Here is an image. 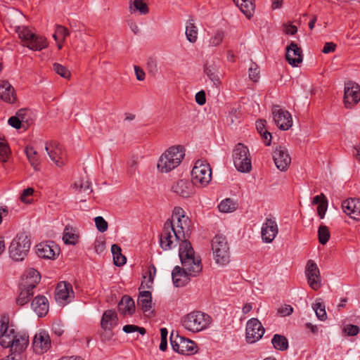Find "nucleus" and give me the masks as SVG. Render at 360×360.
I'll use <instances>...</instances> for the list:
<instances>
[{
	"mask_svg": "<svg viewBox=\"0 0 360 360\" xmlns=\"http://www.w3.org/2000/svg\"><path fill=\"white\" fill-rule=\"evenodd\" d=\"M78 236L72 228L65 227L63 231V240L67 245H75Z\"/></svg>",
	"mask_w": 360,
	"mask_h": 360,
	"instance_id": "c03bdc74",
	"label": "nucleus"
},
{
	"mask_svg": "<svg viewBox=\"0 0 360 360\" xmlns=\"http://www.w3.org/2000/svg\"><path fill=\"white\" fill-rule=\"evenodd\" d=\"M186 39L191 43H195L198 39V29L194 25L193 19H190L186 26L185 32Z\"/></svg>",
	"mask_w": 360,
	"mask_h": 360,
	"instance_id": "79ce46f5",
	"label": "nucleus"
},
{
	"mask_svg": "<svg viewBox=\"0 0 360 360\" xmlns=\"http://www.w3.org/2000/svg\"><path fill=\"white\" fill-rule=\"evenodd\" d=\"M18 34L22 41V45L30 50L39 51L47 47L46 38L33 33L28 27H19Z\"/></svg>",
	"mask_w": 360,
	"mask_h": 360,
	"instance_id": "423d86ee",
	"label": "nucleus"
},
{
	"mask_svg": "<svg viewBox=\"0 0 360 360\" xmlns=\"http://www.w3.org/2000/svg\"><path fill=\"white\" fill-rule=\"evenodd\" d=\"M285 59L292 67H297L302 62V51L295 41H290L287 46Z\"/></svg>",
	"mask_w": 360,
	"mask_h": 360,
	"instance_id": "aec40b11",
	"label": "nucleus"
},
{
	"mask_svg": "<svg viewBox=\"0 0 360 360\" xmlns=\"http://www.w3.org/2000/svg\"><path fill=\"white\" fill-rule=\"evenodd\" d=\"M236 5L239 7L241 12L248 18L253 15L255 11L254 0H233Z\"/></svg>",
	"mask_w": 360,
	"mask_h": 360,
	"instance_id": "f704fd0d",
	"label": "nucleus"
},
{
	"mask_svg": "<svg viewBox=\"0 0 360 360\" xmlns=\"http://www.w3.org/2000/svg\"><path fill=\"white\" fill-rule=\"evenodd\" d=\"M0 98L8 103H13L16 101L14 88L7 81L0 82Z\"/></svg>",
	"mask_w": 360,
	"mask_h": 360,
	"instance_id": "bb28decb",
	"label": "nucleus"
},
{
	"mask_svg": "<svg viewBox=\"0 0 360 360\" xmlns=\"http://www.w3.org/2000/svg\"><path fill=\"white\" fill-rule=\"evenodd\" d=\"M45 150L57 167H61L65 165V155L57 143L54 142L50 146H46Z\"/></svg>",
	"mask_w": 360,
	"mask_h": 360,
	"instance_id": "5701e85b",
	"label": "nucleus"
},
{
	"mask_svg": "<svg viewBox=\"0 0 360 360\" xmlns=\"http://www.w3.org/2000/svg\"><path fill=\"white\" fill-rule=\"evenodd\" d=\"M84 176H81L80 179L76 181L73 184V188L77 192V198L79 200L80 205L79 207L84 210H88V207L86 206H83V204L86 202V198H85V195L83 193H86L87 195H89L90 193L88 192V190L90 187V181L86 172V167L84 168Z\"/></svg>",
	"mask_w": 360,
	"mask_h": 360,
	"instance_id": "f8f14e48",
	"label": "nucleus"
},
{
	"mask_svg": "<svg viewBox=\"0 0 360 360\" xmlns=\"http://www.w3.org/2000/svg\"><path fill=\"white\" fill-rule=\"evenodd\" d=\"M34 193V189L32 188H27L25 189L20 196V200L25 202V203H30L31 202V200L27 199L29 196H31Z\"/></svg>",
	"mask_w": 360,
	"mask_h": 360,
	"instance_id": "69168bd1",
	"label": "nucleus"
},
{
	"mask_svg": "<svg viewBox=\"0 0 360 360\" xmlns=\"http://www.w3.org/2000/svg\"><path fill=\"white\" fill-rule=\"evenodd\" d=\"M359 330V327L354 324H348L344 328V331L348 336H355Z\"/></svg>",
	"mask_w": 360,
	"mask_h": 360,
	"instance_id": "052dcab7",
	"label": "nucleus"
},
{
	"mask_svg": "<svg viewBox=\"0 0 360 360\" xmlns=\"http://www.w3.org/2000/svg\"><path fill=\"white\" fill-rule=\"evenodd\" d=\"M218 207L220 212L224 213L233 212L236 209V203L231 198L222 200Z\"/></svg>",
	"mask_w": 360,
	"mask_h": 360,
	"instance_id": "a18cd8bd",
	"label": "nucleus"
},
{
	"mask_svg": "<svg viewBox=\"0 0 360 360\" xmlns=\"http://www.w3.org/2000/svg\"><path fill=\"white\" fill-rule=\"evenodd\" d=\"M6 341H3L2 347L4 348L10 347V351L12 352H16L23 354L29 344V336L27 333H16L15 330L11 333Z\"/></svg>",
	"mask_w": 360,
	"mask_h": 360,
	"instance_id": "9d476101",
	"label": "nucleus"
},
{
	"mask_svg": "<svg viewBox=\"0 0 360 360\" xmlns=\"http://www.w3.org/2000/svg\"><path fill=\"white\" fill-rule=\"evenodd\" d=\"M32 347L37 354H43L47 352L51 347V339L49 333L43 330L36 333L33 339Z\"/></svg>",
	"mask_w": 360,
	"mask_h": 360,
	"instance_id": "dca6fc26",
	"label": "nucleus"
},
{
	"mask_svg": "<svg viewBox=\"0 0 360 360\" xmlns=\"http://www.w3.org/2000/svg\"><path fill=\"white\" fill-rule=\"evenodd\" d=\"M52 330L53 333L57 336H61L64 333V330L60 322H56L53 323Z\"/></svg>",
	"mask_w": 360,
	"mask_h": 360,
	"instance_id": "774afa93",
	"label": "nucleus"
},
{
	"mask_svg": "<svg viewBox=\"0 0 360 360\" xmlns=\"http://www.w3.org/2000/svg\"><path fill=\"white\" fill-rule=\"evenodd\" d=\"M20 292L17 298L16 302L19 305H24L27 304L30 298L33 296V289H30L27 286H22V283L20 284Z\"/></svg>",
	"mask_w": 360,
	"mask_h": 360,
	"instance_id": "e433bc0d",
	"label": "nucleus"
},
{
	"mask_svg": "<svg viewBox=\"0 0 360 360\" xmlns=\"http://www.w3.org/2000/svg\"><path fill=\"white\" fill-rule=\"evenodd\" d=\"M184 210L179 207H174V211H173V214H172V219H170L172 222L175 220H179L181 219H184V218H188L187 217L185 216L184 214Z\"/></svg>",
	"mask_w": 360,
	"mask_h": 360,
	"instance_id": "680f3d73",
	"label": "nucleus"
},
{
	"mask_svg": "<svg viewBox=\"0 0 360 360\" xmlns=\"http://www.w3.org/2000/svg\"><path fill=\"white\" fill-rule=\"evenodd\" d=\"M264 328L261 322L252 318L247 322L246 325V340L248 343H255L260 340L264 333Z\"/></svg>",
	"mask_w": 360,
	"mask_h": 360,
	"instance_id": "ddd939ff",
	"label": "nucleus"
},
{
	"mask_svg": "<svg viewBox=\"0 0 360 360\" xmlns=\"http://www.w3.org/2000/svg\"><path fill=\"white\" fill-rule=\"evenodd\" d=\"M15 328L13 326H8V319L3 316L0 319V345L2 346L3 341L8 338L10 332L13 333Z\"/></svg>",
	"mask_w": 360,
	"mask_h": 360,
	"instance_id": "c9c22d12",
	"label": "nucleus"
},
{
	"mask_svg": "<svg viewBox=\"0 0 360 360\" xmlns=\"http://www.w3.org/2000/svg\"><path fill=\"white\" fill-rule=\"evenodd\" d=\"M122 330L126 333H132L134 332L139 333L141 335L146 333V330L143 327H139L136 325H125L122 328Z\"/></svg>",
	"mask_w": 360,
	"mask_h": 360,
	"instance_id": "864d4df0",
	"label": "nucleus"
},
{
	"mask_svg": "<svg viewBox=\"0 0 360 360\" xmlns=\"http://www.w3.org/2000/svg\"><path fill=\"white\" fill-rule=\"evenodd\" d=\"M272 115L275 124L281 130L289 129L292 125V119L290 113L279 105H274Z\"/></svg>",
	"mask_w": 360,
	"mask_h": 360,
	"instance_id": "9b49d317",
	"label": "nucleus"
},
{
	"mask_svg": "<svg viewBox=\"0 0 360 360\" xmlns=\"http://www.w3.org/2000/svg\"><path fill=\"white\" fill-rule=\"evenodd\" d=\"M293 311V308L289 304H284L278 309V313L282 316L290 315Z\"/></svg>",
	"mask_w": 360,
	"mask_h": 360,
	"instance_id": "e2e57ef3",
	"label": "nucleus"
},
{
	"mask_svg": "<svg viewBox=\"0 0 360 360\" xmlns=\"http://www.w3.org/2000/svg\"><path fill=\"white\" fill-rule=\"evenodd\" d=\"M30 240L26 233H18L8 248L10 257L15 261H22L30 248Z\"/></svg>",
	"mask_w": 360,
	"mask_h": 360,
	"instance_id": "39448f33",
	"label": "nucleus"
},
{
	"mask_svg": "<svg viewBox=\"0 0 360 360\" xmlns=\"http://www.w3.org/2000/svg\"><path fill=\"white\" fill-rule=\"evenodd\" d=\"M31 307L39 317L46 316L49 309L48 300L44 295L35 297L31 303Z\"/></svg>",
	"mask_w": 360,
	"mask_h": 360,
	"instance_id": "393cba45",
	"label": "nucleus"
},
{
	"mask_svg": "<svg viewBox=\"0 0 360 360\" xmlns=\"http://www.w3.org/2000/svg\"><path fill=\"white\" fill-rule=\"evenodd\" d=\"M118 309L120 313L131 315L135 312V304L133 299L124 295L118 304Z\"/></svg>",
	"mask_w": 360,
	"mask_h": 360,
	"instance_id": "2f4dec72",
	"label": "nucleus"
},
{
	"mask_svg": "<svg viewBox=\"0 0 360 360\" xmlns=\"http://www.w3.org/2000/svg\"><path fill=\"white\" fill-rule=\"evenodd\" d=\"M211 249L215 262L221 266L230 262V248L227 238L222 234L216 235L211 240Z\"/></svg>",
	"mask_w": 360,
	"mask_h": 360,
	"instance_id": "20e7f679",
	"label": "nucleus"
},
{
	"mask_svg": "<svg viewBox=\"0 0 360 360\" xmlns=\"http://www.w3.org/2000/svg\"><path fill=\"white\" fill-rule=\"evenodd\" d=\"M224 34L222 31H217L214 35L210 38V44L214 46L219 45L223 41Z\"/></svg>",
	"mask_w": 360,
	"mask_h": 360,
	"instance_id": "13d9d810",
	"label": "nucleus"
},
{
	"mask_svg": "<svg viewBox=\"0 0 360 360\" xmlns=\"http://www.w3.org/2000/svg\"><path fill=\"white\" fill-rule=\"evenodd\" d=\"M271 343L274 347L279 351H285L288 348V340L282 335L275 334L271 339Z\"/></svg>",
	"mask_w": 360,
	"mask_h": 360,
	"instance_id": "ea45409f",
	"label": "nucleus"
},
{
	"mask_svg": "<svg viewBox=\"0 0 360 360\" xmlns=\"http://www.w3.org/2000/svg\"><path fill=\"white\" fill-rule=\"evenodd\" d=\"M265 120H260L256 122V129L257 131L260 134L264 143L266 146H269L271 142V134L269 132L265 127Z\"/></svg>",
	"mask_w": 360,
	"mask_h": 360,
	"instance_id": "58836bf2",
	"label": "nucleus"
},
{
	"mask_svg": "<svg viewBox=\"0 0 360 360\" xmlns=\"http://www.w3.org/2000/svg\"><path fill=\"white\" fill-rule=\"evenodd\" d=\"M9 153V147L4 139H0V159L6 161Z\"/></svg>",
	"mask_w": 360,
	"mask_h": 360,
	"instance_id": "4d7b16f0",
	"label": "nucleus"
},
{
	"mask_svg": "<svg viewBox=\"0 0 360 360\" xmlns=\"http://www.w3.org/2000/svg\"><path fill=\"white\" fill-rule=\"evenodd\" d=\"M273 159L277 168L281 171H285L288 168L291 158L287 148L279 146L274 151Z\"/></svg>",
	"mask_w": 360,
	"mask_h": 360,
	"instance_id": "2eb2a0df",
	"label": "nucleus"
},
{
	"mask_svg": "<svg viewBox=\"0 0 360 360\" xmlns=\"http://www.w3.org/2000/svg\"><path fill=\"white\" fill-rule=\"evenodd\" d=\"M278 233V228L274 218H266L262 224L261 235L262 240L266 243H271Z\"/></svg>",
	"mask_w": 360,
	"mask_h": 360,
	"instance_id": "a211bd4d",
	"label": "nucleus"
},
{
	"mask_svg": "<svg viewBox=\"0 0 360 360\" xmlns=\"http://www.w3.org/2000/svg\"><path fill=\"white\" fill-rule=\"evenodd\" d=\"M211 321L212 318L207 314L193 311L184 316L181 323L184 328L195 333L207 328Z\"/></svg>",
	"mask_w": 360,
	"mask_h": 360,
	"instance_id": "f03ea898",
	"label": "nucleus"
},
{
	"mask_svg": "<svg viewBox=\"0 0 360 360\" xmlns=\"http://www.w3.org/2000/svg\"><path fill=\"white\" fill-rule=\"evenodd\" d=\"M194 186L195 184L192 181L181 179L172 185V190L183 198H188L195 193Z\"/></svg>",
	"mask_w": 360,
	"mask_h": 360,
	"instance_id": "4be33fe9",
	"label": "nucleus"
},
{
	"mask_svg": "<svg viewBox=\"0 0 360 360\" xmlns=\"http://www.w3.org/2000/svg\"><path fill=\"white\" fill-rule=\"evenodd\" d=\"M68 35L69 32L67 28L62 25H57L56 27L55 32L53 34V37L57 42L58 49H62V43L65 41L66 37H68Z\"/></svg>",
	"mask_w": 360,
	"mask_h": 360,
	"instance_id": "4c0bfd02",
	"label": "nucleus"
},
{
	"mask_svg": "<svg viewBox=\"0 0 360 360\" xmlns=\"http://www.w3.org/2000/svg\"><path fill=\"white\" fill-rule=\"evenodd\" d=\"M118 324V317L117 313L113 310L105 311L102 316L101 325L102 328L106 331L108 339L110 340L113 336L112 330Z\"/></svg>",
	"mask_w": 360,
	"mask_h": 360,
	"instance_id": "6ab92c4d",
	"label": "nucleus"
},
{
	"mask_svg": "<svg viewBox=\"0 0 360 360\" xmlns=\"http://www.w3.org/2000/svg\"><path fill=\"white\" fill-rule=\"evenodd\" d=\"M53 70L54 72L64 78H69L70 77V72L63 65L55 63L53 65Z\"/></svg>",
	"mask_w": 360,
	"mask_h": 360,
	"instance_id": "8fccbe9b",
	"label": "nucleus"
},
{
	"mask_svg": "<svg viewBox=\"0 0 360 360\" xmlns=\"http://www.w3.org/2000/svg\"><path fill=\"white\" fill-rule=\"evenodd\" d=\"M360 101V86L353 82L345 85L344 103L347 108H352Z\"/></svg>",
	"mask_w": 360,
	"mask_h": 360,
	"instance_id": "4468645a",
	"label": "nucleus"
},
{
	"mask_svg": "<svg viewBox=\"0 0 360 360\" xmlns=\"http://www.w3.org/2000/svg\"><path fill=\"white\" fill-rule=\"evenodd\" d=\"M330 234L328 228L325 225H321L318 230L319 241L321 244L325 245L328 243Z\"/></svg>",
	"mask_w": 360,
	"mask_h": 360,
	"instance_id": "49530a36",
	"label": "nucleus"
},
{
	"mask_svg": "<svg viewBox=\"0 0 360 360\" xmlns=\"http://www.w3.org/2000/svg\"><path fill=\"white\" fill-rule=\"evenodd\" d=\"M156 274V268L153 264H150L148 266L147 271L143 275V278L146 279L148 276V281H144L141 283V286L147 288H150L153 283V281Z\"/></svg>",
	"mask_w": 360,
	"mask_h": 360,
	"instance_id": "37998d69",
	"label": "nucleus"
},
{
	"mask_svg": "<svg viewBox=\"0 0 360 360\" xmlns=\"http://www.w3.org/2000/svg\"><path fill=\"white\" fill-rule=\"evenodd\" d=\"M25 153L32 165L36 166L38 165V153L34 148L27 147Z\"/></svg>",
	"mask_w": 360,
	"mask_h": 360,
	"instance_id": "09e8293b",
	"label": "nucleus"
},
{
	"mask_svg": "<svg viewBox=\"0 0 360 360\" xmlns=\"http://www.w3.org/2000/svg\"><path fill=\"white\" fill-rule=\"evenodd\" d=\"M249 77L253 82H257L259 78V71L255 63L252 64L249 68Z\"/></svg>",
	"mask_w": 360,
	"mask_h": 360,
	"instance_id": "bf43d9fd",
	"label": "nucleus"
},
{
	"mask_svg": "<svg viewBox=\"0 0 360 360\" xmlns=\"http://www.w3.org/2000/svg\"><path fill=\"white\" fill-rule=\"evenodd\" d=\"M176 221L174 231L176 232L177 238H183V241L188 240V238L190 234L189 224L191 222L189 219H181Z\"/></svg>",
	"mask_w": 360,
	"mask_h": 360,
	"instance_id": "7c9ffc66",
	"label": "nucleus"
},
{
	"mask_svg": "<svg viewBox=\"0 0 360 360\" xmlns=\"http://www.w3.org/2000/svg\"><path fill=\"white\" fill-rule=\"evenodd\" d=\"M132 4L134 7V11H139L141 14H147L149 12L147 4L143 1H133Z\"/></svg>",
	"mask_w": 360,
	"mask_h": 360,
	"instance_id": "6e6d98bb",
	"label": "nucleus"
},
{
	"mask_svg": "<svg viewBox=\"0 0 360 360\" xmlns=\"http://www.w3.org/2000/svg\"><path fill=\"white\" fill-rule=\"evenodd\" d=\"M234 166L240 172H248L252 169L249 149L241 143H238L233 150Z\"/></svg>",
	"mask_w": 360,
	"mask_h": 360,
	"instance_id": "0eeeda50",
	"label": "nucleus"
},
{
	"mask_svg": "<svg viewBox=\"0 0 360 360\" xmlns=\"http://www.w3.org/2000/svg\"><path fill=\"white\" fill-rule=\"evenodd\" d=\"M1 360H25V356L24 354L11 352V354L6 358Z\"/></svg>",
	"mask_w": 360,
	"mask_h": 360,
	"instance_id": "338daca9",
	"label": "nucleus"
},
{
	"mask_svg": "<svg viewBox=\"0 0 360 360\" xmlns=\"http://www.w3.org/2000/svg\"><path fill=\"white\" fill-rule=\"evenodd\" d=\"M176 232L174 231V225L170 219H167L160 235V245L163 250H169L175 248L178 243L183 242V238H177Z\"/></svg>",
	"mask_w": 360,
	"mask_h": 360,
	"instance_id": "1a4fd4ad",
	"label": "nucleus"
},
{
	"mask_svg": "<svg viewBox=\"0 0 360 360\" xmlns=\"http://www.w3.org/2000/svg\"><path fill=\"white\" fill-rule=\"evenodd\" d=\"M137 306L141 308L143 313L148 312L151 314L153 316V312L150 311L152 307V294L148 290H143L139 292L138 300H137Z\"/></svg>",
	"mask_w": 360,
	"mask_h": 360,
	"instance_id": "cd10ccee",
	"label": "nucleus"
},
{
	"mask_svg": "<svg viewBox=\"0 0 360 360\" xmlns=\"http://www.w3.org/2000/svg\"><path fill=\"white\" fill-rule=\"evenodd\" d=\"M73 293L72 286L70 283L60 282L56 288V300L63 304L70 297V295Z\"/></svg>",
	"mask_w": 360,
	"mask_h": 360,
	"instance_id": "c85d7f7f",
	"label": "nucleus"
},
{
	"mask_svg": "<svg viewBox=\"0 0 360 360\" xmlns=\"http://www.w3.org/2000/svg\"><path fill=\"white\" fill-rule=\"evenodd\" d=\"M191 276L186 271L179 266H176L172 272L173 283L177 288L183 287L188 283Z\"/></svg>",
	"mask_w": 360,
	"mask_h": 360,
	"instance_id": "a878e982",
	"label": "nucleus"
},
{
	"mask_svg": "<svg viewBox=\"0 0 360 360\" xmlns=\"http://www.w3.org/2000/svg\"><path fill=\"white\" fill-rule=\"evenodd\" d=\"M139 164V157L133 155L131 157L129 160L127 162L128 165V173L130 175H133L136 173Z\"/></svg>",
	"mask_w": 360,
	"mask_h": 360,
	"instance_id": "603ef678",
	"label": "nucleus"
},
{
	"mask_svg": "<svg viewBox=\"0 0 360 360\" xmlns=\"http://www.w3.org/2000/svg\"><path fill=\"white\" fill-rule=\"evenodd\" d=\"M111 252L113 255V262L117 266H121L126 263L127 259L122 255L121 248L117 245L113 244L111 246Z\"/></svg>",
	"mask_w": 360,
	"mask_h": 360,
	"instance_id": "a19ab883",
	"label": "nucleus"
},
{
	"mask_svg": "<svg viewBox=\"0 0 360 360\" xmlns=\"http://www.w3.org/2000/svg\"><path fill=\"white\" fill-rule=\"evenodd\" d=\"M95 225L97 230L101 233H104L108 230V224L103 217L98 216L94 218Z\"/></svg>",
	"mask_w": 360,
	"mask_h": 360,
	"instance_id": "3c124183",
	"label": "nucleus"
},
{
	"mask_svg": "<svg viewBox=\"0 0 360 360\" xmlns=\"http://www.w3.org/2000/svg\"><path fill=\"white\" fill-rule=\"evenodd\" d=\"M204 72L214 86H217L220 83L219 68L216 64L207 63L204 68Z\"/></svg>",
	"mask_w": 360,
	"mask_h": 360,
	"instance_id": "473e14b6",
	"label": "nucleus"
},
{
	"mask_svg": "<svg viewBox=\"0 0 360 360\" xmlns=\"http://www.w3.org/2000/svg\"><path fill=\"white\" fill-rule=\"evenodd\" d=\"M306 275L309 286L313 290L321 287V276L316 264L313 260H309L306 266Z\"/></svg>",
	"mask_w": 360,
	"mask_h": 360,
	"instance_id": "f3484780",
	"label": "nucleus"
},
{
	"mask_svg": "<svg viewBox=\"0 0 360 360\" xmlns=\"http://www.w3.org/2000/svg\"><path fill=\"white\" fill-rule=\"evenodd\" d=\"M191 243L184 240L179 244V255L182 268L191 276H197L202 269L201 259L195 257Z\"/></svg>",
	"mask_w": 360,
	"mask_h": 360,
	"instance_id": "f257e3e1",
	"label": "nucleus"
},
{
	"mask_svg": "<svg viewBox=\"0 0 360 360\" xmlns=\"http://www.w3.org/2000/svg\"><path fill=\"white\" fill-rule=\"evenodd\" d=\"M170 343L173 350L181 354V340H179V338H176V333L174 335V331H172L170 335Z\"/></svg>",
	"mask_w": 360,
	"mask_h": 360,
	"instance_id": "5fc2aeb1",
	"label": "nucleus"
},
{
	"mask_svg": "<svg viewBox=\"0 0 360 360\" xmlns=\"http://www.w3.org/2000/svg\"><path fill=\"white\" fill-rule=\"evenodd\" d=\"M328 208V200L322 201L317 207V212L321 219H323Z\"/></svg>",
	"mask_w": 360,
	"mask_h": 360,
	"instance_id": "0e129e2a",
	"label": "nucleus"
},
{
	"mask_svg": "<svg viewBox=\"0 0 360 360\" xmlns=\"http://www.w3.org/2000/svg\"><path fill=\"white\" fill-rule=\"evenodd\" d=\"M343 212L355 220H360V199L348 198L342 202Z\"/></svg>",
	"mask_w": 360,
	"mask_h": 360,
	"instance_id": "412c9836",
	"label": "nucleus"
},
{
	"mask_svg": "<svg viewBox=\"0 0 360 360\" xmlns=\"http://www.w3.org/2000/svg\"><path fill=\"white\" fill-rule=\"evenodd\" d=\"M36 252L39 257L51 259L58 255L59 249L53 242L51 245L41 243L37 245Z\"/></svg>",
	"mask_w": 360,
	"mask_h": 360,
	"instance_id": "b1692460",
	"label": "nucleus"
},
{
	"mask_svg": "<svg viewBox=\"0 0 360 360\" xmlns=\"http://www.w3.org/2000/svg\"><path fill=\"white\" fill-rule=\"evenodd\" d=\"M176 338H179V340H181L180 347L181 349V354H193L197 352L198 351V346L196 343L186 338L181 336H179V334L176 333Z\"/></svg>",
	"mask_w": 360,
	"mask_h": 360,
	"instance_id": "72a5a7b5",
	"label": "nucleus"
},
{
	"mask_svg": "<svg viewBox=\"0 0 360 360\" xmlns=\"http://www.w3.org/2000/svg\"><path fill=\"white\" fill-rule=\"evenodd\" d=\"M184 157L183 148L180 146L170 147L160 158L158 168L161 172H168L176 168Z\"/></svg>",
	"mask_w": 360,
	"mask_h": 360,
	"instance_id": "7ed1b4c3",
	"label": "nucleus"
},
{
	"mask_svg": "<svg viewBox=\"0 0 360 360\" xmlns=\"http://www.w3.org/2000/svg\"><path fill=\"white\" fill-rule=\"evenodd\" d=\"M192 181L195 185L206 186L212 179L210 165L202 160H198L191 171Z\"/></svg>",
	"mask_w": 360,
	"mask_h": 360,
	"instance_id": "6e6552de",
	"label": "nucleus"
},
{
	"mask_svg": "<svg viewBox=\"0 0 360 360\" xmlns=\"http://www.w3.org/2000/svg\"><path fill=\"white\" fill-rule=\"evenodd\" d=\"M317 318L321 321H325L327 319V314L323 303L316 302L312 306Z\"/></svg>",
	"mask_w": 360,
	"mask_h": 360,
	"instance_id": "de8ad7c7",
	"label": "nucleus"
},
{
	"mask_svg": "<svg viewBox=\"0 0 360 360\" xmlns=\"http://www.w3.org/2000/svg\"><path fill=\"white\" fill-rule=\"evenodd\" d=\"M40 274L34 269H30L26 274L22 278V286H27L30 289H34L39 283Z\"/></svg>",
	"mask_w": 360,
	"mask_h": 360,
	"instance_id": "c756f323",
	"label": "nucleus"
}]
</instances>
